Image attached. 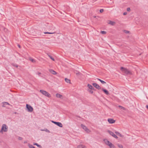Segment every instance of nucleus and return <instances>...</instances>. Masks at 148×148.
Listing matches in <instances>:
<instances>
[{
    "instance_id": "29",
    "label": "nucleus",
    "mask_w": 148,
    "mask_h": 148,
    "mask_svg": "<svg viewBox=\"0 0 148 148\" xmlns=\"http://www.w3.org/2000/svg\"><path fill=\"white\" fill-rule=\"evenodd\" d=\"M117 145L119 148H123V146L122 145H120L118 144H117Z\"/></svg>"
},
{
    "instance_id": "9",
    "label": "nucleus",
    "mask_w": 148,
    "mask_h": 148,
    "mask_svg": "<svg viewBox=\"0 0 148 148\" xmlns=\"http://www.w3.org/2000/svg\"><path fill=\"white\" fill-rule=\"evenodd\" d=\"M102 90L103 91L104 93H105L107 95H109V93L108 91L106 89L103 88L102 89Z\"/></svg>"
},
{
    "instance_id": "12",
    "label": "nucleus",
    "mask_w": 148,
    "mask_h": 148,
    "mask_svg": "<svg viewBox=\"0 0 148 148\" xmlns=\"http://www.w3.org/2000/svg\"><path fill=\"white\" fill-rule=\"evenodd\" d=\"M88 87L89 88L92 90H95V89L94 88V87L90 84H88Z\"/></svg>"
},
{
    "instance_id": "20",
    "label": "nucleus",
    "mask_w": 148,
    "mask_h": 148,
    "mask_svg": "<svg viewBox=\"0 0 148 148\" xmlns=\"http://www.w3.org/2000/svg\"><path fill=\"white\" fill-rule=\"evenodd\" d=\"M104 141L105 142V143L107 145L109 143H110V142L107 139H105L104 140Z\"/></svg>"
},
{
    "instance_id": "43",
    "label": "nucleus",
    "mask_w": 148,
    "mask_h": 148,
    "mask_svg": "<svg viewBox=\"0 0 148 148\" xmlns=\"http://www.w3.org/2000/svg\"><path fill=\"white\" fill-rule=\"evenodd\" d=\"M26 143V142H24V143Z\"/></svg>"
},
{
    "instance_id": "41",
    "label": "nucleus",
    "mask_w": 148,
    "mask_h": 148,
    "mask_svg": "<svg viewBox=\"0 0 148 148\" xmlns=\"http://www.w3.org/2000/svg\"><path fill=\"white\" fill-rule=\"evenodd\" d=\"M18 46L19 47V48H21V46H20V45H19L18 44Z\"/></svg>"
},
{
    "instance_id": "5",
    "label": "nucleus",
    "mask_w": 148,
    "mask_h": 148,
    "mask_svg": "<svg viewBox=\"0 0 148 148\" xmlns=\"http://www.w3.org/2000/svg\"><path fill=\"white\" fill-rule=\"evenodd\" d=\"M108 133L111 135L114 138H115L117 139L118 138V137L115 134L112 132L110 131V130H108L107 131Z\"/></svg>"
},
{
    "instance_id": "33",
    "label": "nucleus",
    "mask_w": 148,
    "mask_h": 148,
    "mask_svg": "<svg viewBox=\"0 0 148 148\" xmlns=\"http://www.w3.org/2000/svg\"><path fill=\"white\" fill-rule=\"evenodd\" d=\"M89 92L91 94H92L93 93V91L91 90H88Z\"/></svg>"
},
{
    "instance_id": "44",
    "label": "nucleus",
    "mask_w": 148,
    "mask_h": 148,
    "mask_svg": "<svg viewBox=\"0 0 148 148\" xmlns=\"http://www.w3.org/2000/svg\"><path fill=\"white\" fill-rule=\"evenodd\" d=\"M26 143V142H24V143Z\"/></svg>"
},
{
    "instance_id": "6",
    "label": "nucleus",
    "mask_w": 148,
    "mask_h": 148,
    "mask_svg": "<svg viewBox=\"0 0 148 148\" xmlns=\"http://www.w3.org/2000/svg\"><path fill=\"white\" fill-rule=\"evenodd\" d=\"M81 127L84 129L87 132H90V130L85 125L82 124L81 125Z\"/></svg>"
},
{
    "instance_id": "16",
    "label": "nucleus",
    "mask_w": 148,
    "mask_h": 148,
    "mask_svg": "<svg viewBox=\"0 0 148 148\" xmlns=\"http://www.w3.org/2000/svg\"><path fill=\"white\" fill-rule=\"evenodd\" d=\"M74 73L77 75H80L81 74V73L80 72L76 70L74 71Z\"/></svg>"
},
{
    "instance_id": "39",
    "label": "nucleus",
    "mask_w": 148,
    "mask_h": 148,
    "mask_svg": "<svg viewBox=\"0 0 148 148\" xmlns=\"http://www.w3.org/2000/svg\"><path fill=\"white\" fill-rule=\"evenodd\" d=\"M37 74H38V75H39L41 74V73L40 72H38L37 73Z\"/></svg>"
},
{
    "instance_id": "28",
    "label": "nucleus",
    "mask_w": 148,
    "mask_h": 148,
    "mask_svg": "<svg viewBox=\"0 0 148 148\" xmlns=\"http://www.w3.org/2000/svg\"><path fill=\"white\" fill-rule=\"evenodd\" d=\"M12 65L13 66H14V67H15L16 68H17L18 66L17 64H14V63H12Z\"/></svg>"
},
{
    "instance_id": "15",
    "label": "nucleus",
    "mask_w": 148,
    "mask_h": 148,
    "mask_svg": "<svg viewBox=\"0 0 148 148\" xmlns=\"http://www.w3.org/2000/svg\"><path fill=\"white\" fill-rule=\"evenodd\" d=\"M2 103L3 104V105L2 106V107H5L6 105H10V104H9L7 102H3Z\"/></svg>"
},
{
    "instance_id": "38",
    "label": "nucleus",
    "mask_w": 148,
    "mask_h": 148,
    "mask_svg": "<svg viewBox=\"0 0 148 148\" xmlns=\"http://www.w3.org/2000/svg\"><path fill=\"white\" fill-rule=\"evenodd\" d=\"M127 14V12H124L123 13V15H126Z\"/></svg>"
},
{
    "instance_id": "21",
    "label": "nucleus",
    "mask_w": 148,
    "mask_h": 148,
    "mask_svg": "<svg viewBox=\"0 0 148 148\" xmlns=\"http://www.w3.org/2000/svg\"><path fill=\"white\" fill-rule=\"evenodd\" d=\"M29 60L32 62L35 63L36 62V60L34 59H32L31 58H30Z\"/></svg>"
},
{
    "instance_id": "23",
    "label": "nucleus",
    "mask_w": 148,
    "mask_h": 148,
    "mask_svg": "<svg viewBox=\"0 0 148 148\" xmlns=\"http://www.w3.org/2000/svg\"><path fill=\"white\" fill-rule=\"evenodd\" d=\"M119 107L121 109H123L124 110H126V109L124 107L121 106H119Z\"/></svg>"
},
{
    "instance_id": "32",
    "label": "nucleus",
    "mask_w": 148,
    "mask_h": 148,
    "mask_svg": "<svg viewBox=\"0 0 148 148\" xmlns=\"http://www.w3.org/2000/svg\"><path fill=\"white\" fill-rule=\"evenodd\" d=\"M124 32L125 33L127 34L129 33L130 32L127 30H124Z\"/></svg>"
},
{
    "instance_id": "18",
    "label": "nucleus",
    "mask_w": 148,
    "mask_h": 148,
    "mask_svg": "<svg viewBox=\"0 0 148 148\" xmlns=\"http://www.w3.org/2000/svg\"><path fill=\"white\" fill-rule=\"evenodd\" d=\"M115 133L116 134L118 135L120 137H123V136L122 135H121V134H120L119 132H117V131L115 132Z\"/></svg>"
},
{
    "instance_id": "17",
    "label": "nucleus",
    "mask_w": 148,
    "mask_h": 148,
    "mask_svg": "<svg viewBox=\"0 0 148 148\" xmlns=\"http://www.w3.org/2000/svg\"><path fill=\"white\" fill-rule=\"evenodd\" d=\"M86 147L82 145H80L77 146V148H85Z\"/></svg>"
},
{
    "instance_id": "19",
    "label": "nucleus",
    "mask_w": 148,
    "mask_h": 148,
    "mask_svg": "<svg viewBox=\"0 0 148 148\" xmlns=\"http://www.w3.org/2000/svg\"><path fill=\"white\" fill-rule=\"evenodd\" d=\"M56 125L60 127H62V124L60 122H58Z\"/></svg>"
},
{
    "instance_id": "37",
    "label": "nucleus",
    "mask_w": 148,
    "mask_h": 148,
    "mask_svg": "<svg viewBox=\"0 0 148 148\" xmlns=\"http://www.w3.org/2000/svg\"><path fill=\"white\" fill-rule=\"evenodd\" d=\"M18 139L19 140H21L23 139V138L21 137H19L18 138Z\"/></svg>"
},
{
    "instance_id": "40",
    "label": "nucleus",
    "mask_w": 148,
    "mask_h": 148,
    "mask_svg": "<svg viewBox=\"0 0 148 148\" xmlns=\"http://www.w3.org/2000/svg\"><path fill=\"white\" fill-rule=\"evenodd\" d=\"M46 131L47 132H48L49 133L50 132V131L49 130H47V129L46 130Z\"/></svg>"
},
{
    "instance_id": "3",
    "label": "nucleus",
    "mask_w": 148,
    "mask_h": 148,
    "mask_svg": "<svg viewBox=\"0 0 148 148\" xmlns=\"http://www.w3.org/2000/svg\"><path fill=\"white\" fill-rule=\"evenodd\" d=\"M40 92L42 93L43 95H45L46 96H47L48 97H51V95L50 94H49L47 92L43 90H40Z\"/></svg>"
},
{
    "instance_id": "24",
    "label": "nucleus",
    "mask_w": 148,
    "mask_h": 148,
    "mask_svg": "<svg viewBox=\"0 0 148 148\" xmlns=\"http://www.w3.org/2000/svg\"><path fill=\"white\" fill-rule=\"evenodd\" d=\"M65 81L67 83H70V79H67V78H66L65 79Z\"/></svg>"
},
{
    "instance_id": "34",
    "label": "nucleus",
    "mask_w": 148,
    "mask_h": 148,
    "mask_svg": "<svg viewBox=\"0 0 148 148\" xmlns=\"http://www.w3.org/2000/svg\"><path fill=\"white\" fill-rule=\"evenodd\" d=\"M53 123L55 124L56 125L57 124L58 122L54 121H51Z\"/></svg>"
},
{
    "instance_id": "26",
    "label": "nucleus",
    "mask_w": 148,
    "mask_h": 148,
    "mask_svg": "<svg viewBox=\"0 0 148 148\" xmlns=\"http://www.w3.org/2000/svg\"><path fill=\"white\" fill-rule=\"evenodd\" d=\"M28 145L29 148H35V147L34 146L29 144H28Z\"/></svg>"
},
{
    "instance_id": "36",
    "label": "nucleus",
    "mask_w": 148,
    "mask_h": 148,
    "mask_svg": "<svg viewBox=\"0 0 148 148\" xmlns=\"http://www.w3.org/2000/svg\"><path fill=\"white\" fill-rule=\"evenodd\" d=\"M127 11H130V8H127Z\"/></svg>"
},
{
    "instance_id": "1",
    "label": "nucleus",
    "mask_w": 148,
    "mask_h": 148,
    "mask_svg": "<svg viewBox=\"0 0 148 148\" xmlns=\"http://www.w3.org/2000/svg\"><path fill=\"white\" fill-rule=\"evenodd\" d=\"M8 127L5 124H3L2 125L1 130L0 131V133L3 134V132H7L8 131Z\"/></svg>"
},
{
    "instance_id": "25",
    "label": "nucleus",
    "mask_w": 148,
    "mask_h": 148,
    "mask_svg": "<svg viewBox=\"0 0 148 148\" xmlns=\"http://www.w3.org/2000/svg\"><path fill=\"white\" fill-rule=\"evenodd\" d=\"M34 145H36L37 147L40 148H42V147L40 145H38L36 143H34Z\"/></svg>"
},
{
    "instance_id": "4",
    "label": "nucleus",
    "mask_w": 148,
    "mask_h": 148,
    "mask_svg": "<svg viewBox=\"0 0 148 148\" xmlns=\"http://www.w3.org/2000/svg\"><path fill=\"white\" fill-rule=\"evenodd\" d=\"M26 108L28 110V111L29 112H32L33 110V108L30 105L27 104H26Z\"/></svg>"
},
{
    "instance_id": "31",
    "label": "nucleus",
    "mask_w": 148,
    "mask_h": 148,
    "mask_svg": "<svg viewBox=\"0 0 148 148\" xmlns=\"http://www.w3.org/2000/svg\"><path fill=\"white\" fill-rule=\"evenodd\" d=\"M49 56L50 58V59H51L52 60H53V61L55 60L54 59V58H53L51 56L49 55Z\"/></svg>"
},
{
    "instance_id": "27",
    "label": "nucleus",
    "mask_w": 148,
    "mask_h": 148,
    "mask_svg": "<svg viewBox=\"0 0 148 148\" xmlns=\"http://www.w3.org/2000/svg\"><path fill=\"white\" fill-rule=\"evenodd\" d=\"M55 33H56L55 32H44V33L45 34H55Z\"/></svg>"
},
{
    "instance_id": "8",
    "label": "nucleus",
    "mask_w": 148,
    "mask_h": 148,
    "mask_svg": "<svg viewBox=\"0 0 148 148\" xmlns=\"http://www.w3.org/2000/svg\"><path fill=\"white\" fill-rule=\"evenodd\" d=\"M108 121L109 123L111 124L114 123L115 122V121L113 119H108Z\"/></svg>"
},
{
    "instance_id": "11",
    "label": "nucleus",
    "mask_w": 148,
    "mask_h": 148,
    "mask_svg": "<svg viewBox=\"0 0 148 148\" xmlns=\"http://www.w3.org/2000/svg\"><path fill=\"white\" fill-rule=\"evenodd\" d=\"M108 23L111 25H114L115 24V23L113 21H112L108 20Z\"/></svg>"
},
{
    "instance_id": "14",
    "label": "nucleus",
    "mask_w": 148,
    "mask_h": 148,
    "mask_svg": "<svg viewBox=\"0 0 148 148\" xmlns=\"http://www.w3.org/2000/svg\"><path fill=\"white\" fill-rule=\"evenodd\" d=\"M49 72L54 75H56L57 74L56 72L52 69H50L49 70Z\"/></svg>"
},
{
    "instance_id": "35",
    "label": "nucleus",
    "mask_w": 148,
    "mask_h": 148,
    "mask_svg": "<svg viewBox=\"0 0 148 148\" xmlns=\"http://www.w3.org/2000/svg\"><path fill=\"white\" fill-rule=\"evenodd\" d=\"M103 9H100V12L101 13H102L103 12Z\"/></svg>"
},
{
    "instance_id": "13",
    "label": "nucleus",
    "mask_w": 148,
    "mask_h": 148,
    "mask_svg": "<svg viewBox=\"0 0 148 148\" xmlns=\"http://www.w3.org/2000/svg\"><path fill=\"white\" fill-rule=\"evenodd\" d=\"M56 96L57 98H60L61 99H62L63 98L62 95L58 93L56 94Z\"/></svg>"
},
{
    "instance_id": "42",
    "label": "nucleus",
    "mask_w": 148,
    "mask_h": 148,
    "mask_svg": "<svg viewBox=\"0 0 148 148\" xmlns=\"http://www.w3.org/2000/svg\"><path fill=\"white\" fill-rule=\"evenodd\" d=\"M146 108H147V109L148 110V105H147L146 106Z\"/></svg>"
},
{
    "instance_id": "10",
    "label": "nucleus",
    "mask_w": 148,
    "mask_h": 148,
    "mask_svg": "<svg viewBox=\"0 0 148 148\" xmlns=\"http://www.w3.org/2000/svg\"><path fill=\"white\" fill-rule=\"evenodd\" d=\"M108 146H109V147L110 148H115V146L114 145H113V144H112L111 143H110H110H109L108 145Z\"/></svg>"
},
{
    "instance_id": "7",
    "label": "nucleus",
    "mask_w": 148,
    "mask_h": 148,
    "mask_svg": "<svg viewBox=\"0 0 148 148\" xmlns=\"http://www.w3.org/2000/svg\"><path fill=\"white\" fill-rule=\"evenodd\" d=\"M93 86L97 89L99 90L101 89V87L97 84L94 83L92 84Z\"/></svg>"
},
{
    "instance_id": "2",
    "label": "nucleus",
    "mask_w": 148,
    "mask_h": 148,
    "mask_svg": "<svg viewBox=\"0 0 148 148\" xmlns=\"http://www.w3.org/2000/svg\"><path fill=\"white\" fill-rule=\"evenodd\" d=\"M121 70L126 75H130L131 74V72L126 68H124L123 67H121Z\"/></svg>"
},
{
    "instance_id": "22",
    "label": "nucleus",
    "mask_w": 148,
    "mask_h": 148,
    "mask_svg": "<svg viewBox=\"0 0 148 148\" xmlns=\"http://www.w3.org/2000/svg\"><path fill=\"white\" fill-rule=\"evenodd\" d=\"M97 79H98V80L100 81L103 84L106 83V82H105L103 81V80H102L99 79L97 78Z\"/></svg>"
},
{
    "instance_id": "30",
    "label": "nucleus",
    "mask_w": 148,
    "mask_h": 148,
    "mask_svg": "<svg viewBox=\"0 0 148 148\" xmlns=\"http://www.w3.org/2000/svg\"><path fill=\"white\" fill-rule=\"evenodd\" d=\"M101 33L103 34H106V32L104 31H101L100 32Z\"/></svg>"
}]
</instances>
